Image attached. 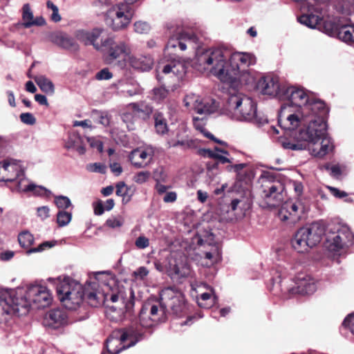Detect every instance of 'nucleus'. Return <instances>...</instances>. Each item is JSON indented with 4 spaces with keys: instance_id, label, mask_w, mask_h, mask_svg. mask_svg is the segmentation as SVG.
<instances>
[{
    "instance_id": "nucleus-44",
    "label": "nucleus",
    "mask_w": 354,
    "mask_h": 354,
    "mask_svg": "<svg viewBox=\"0 0 354 354\" xmlns=\"http://www.w3.org/2000/svg\"><path fill=\"white\" fill-rule=\"evenodd\" d=\"M72 214L71 212L59 210L57 214V223L59 227L67 225L71 221Z\"/></svg>"
},
{
    "instance_id": "nucleus-41",
    "label": "nucleus",
    "mask_w": 354,
    "mask_h": 354,
    "mask_svg": "<svg viewBox=\"0 0 354 354\" xmlns=\"http://www.w3.org/2000/svg\"><path fill=\"white\" fill-rule=\"evenodd\" d=\"M154 126L157 133L164 135L168 131L166 119L161 113H155L153 115Z\"/></svg>"
},
{
    "instance_id": "nucleus-2",
    "label": "nucleus",
    "mask_w": 354,
    "mask_h": 354,
    "mask_svg": "<svg viewBox=\"0 0 354 354\" xmlns=\"http://www.w3.org/2000/svg\"><path fill=\"white\" fill-rule=\"evenodd\" d=\"M53 301L48 288L38 282L15 289H0V322H6L14 315L22 316L29 309L44 308Z\"/></svg>"
},
{
    "instance_id": "nucleus-37",
    "label": "nucleus",
    "mask_w": 354,
    "mask_h": 354,
    "mask_svg": "<svg viewBox=\"0 0 354 354\" xmlns=\"http://www.w3.org/2000/svg\"><path fill=\"white\" fill-rule=\"evenodd\" d=\"M118 89L119 92L122 93L124 96L133 97L134 95H140L142 93V88L136 82L120 83Z\"/></svg>"
},
{
    "instance_id": "nucleus-57",
    "label": "nucleus",
    "mask_w": 354,
    "mask_h": 354,
    "mask_svg": "<svg viewBox=\"0 0 354 354\" xmlns=\"http://www.w3.org/2000/svg\"><path fill=\"white\" fill-rule=\"evenodd\" d=\"M248 166V164L246 163H240V164H235L234 165V173L236 174V179L239 180H241L243 178V176L245 175V172L243 171V169Z\"/></svg>"
},
{
    "instance_id": "nucleus-30",
    "label": "nucleus",
    "mask_w": 354,
    "mask_h": 354,
    "mask_svg": "<svg viewBox=\"0 0 354 354\" xmlns=\"http://www.w3.org/2000/svg\"><path fill=\"white\" fill-rule=\"evenodd\" d=\"M145 115V111L136 103H131L127 107V111L122 115V121L127 123V127L129 130L134 129L132 120L135 118L143 117Z\"/></svg>"
},
{
    "instance_id": "nucleus-7",
    "label": "nucleus",
    "mask_w": 354,
    "mask_h": 354,
    "mask_svg": "<svg viewBox=\"0 0 354 354\" xmlns=\"http://www.w3.org/2000/svg\"><path fill=\"white\" fill-rule=\"evenodd\" d=\"M223 114L234 121L262 123L257 116L256 102L242 93L230 95L223 109Z\"/></svg>"
},
{
    "instance_id": "nucleus-9",
    "label": "nucleus",
    "mask_w": 354,
    "mask_h": 354,
    "mask_svg": "<svg viewBox=\"0 0 354 354\" xmlns=\"http://www.w3.org/2000/svg\"><path fill=\"white\" fill-rule=\"evenodd\" d=\"M288 280L281 279V276L278 275L271 279L270 290H276L281 292H288L291 294L310 295L314 293L317 290V284L314 279L310 276L300 274L295 281V286L292 287L286 286Z\"/></svg>"
},
{
    "instance_id": "nucleus-21",
    "label": "nucleus",
    "mask_w": 354,
    "mask_h": 354,
    "mask_svg": "<svg viewBox=\"0 0 354 354\" xmlns=\"http://www.w3.org/2000/svg\"><path fill=\"white\" fill-rule=\"evenodd\" d=\"M257 73L250 68L242 69L239 72L228 73L224 82L232 87L239 88L243 85H253L257 79Z\"/></svg>"
},
{
    "instance_id": "nucleus-53",
    "label": "nucleus",
    "mask_w": 354,
    "mask_h": 354,
    "mask_svg": "<svg viewBox=\"0 0 354 354\" xmlns=\"http://www.w3.org/2000/svg\"><path fill=\"white\" fill-rule=\"evenodd\" d=\"M149 28V25L145 21H139L134 24V30L139 34L147 33Z\"/></svg>"
},
{
    "instance_id": "nucleus-63",
    "label": "nucleus",
    "mask_w": 354,
    "mask_h": 354,
    "mask_svg": "<svg viewBox=\"0 0 354 354\" xmlns=\"http://www.w3.org/2000/svg\"><path fill=\"white\" fill-rule=\"evenodd\" d=\"M128 192V188L124 182H120L116 185V195L124 197Z\"/></svg>"
},
{
    "instance_id": "nucleus-34",
    "label": "nucleus",
    "mask_w": 354,
    "mask_h": 354,
    "mask_svg": "<svg viewBox=\"0 0 354 354\" xmlns=\"http://www.w3.org/2000/svg\"><path fill=\"white\" fill-rule=\"evenodd\" d=\"M65 147L68 149H73L79 154H84L86 151L85 147L83 144V139L77 133H71L65 144Z\"/></svg>"
},
{
    "instance_id": "nucleus-31",
    "label": "nucleus",
    "mask_w": 354,
    "mask_h": 354,
    "mask_svg": "<svg viewBox=\"0 0 354 354\" xmlns=\"http://www.w3.org/2000/svg\"><path fill=\"white\" fill-rule=\"evenodd\" d=\"M129 59L130 65L135 69L141 71L150 70L153 64V60L151 56H131Z\"/></svg>"
},
{
    "instance_id": "nucleus-15",
    "label": "nucleus",
    "mask_w": 354,
    "mask_h": 354,
    "mask_svg": "<svg viewBox=\"0 0 354 354\" xmlns=\"http://www.w3.org/2000/svg\"><path fill=\"white\" fill-rule=\"evenodd\" d=\"M198 42V37L194 33L178 32L170 37L167 46L165 48V54L174 53L176 48L183 51L187 49V46L194 48Z\"/></svg>"
},
{
    "instance_id": "nucleus-48",
    "label": "nucleus",
    "mask_w": 354,
    "mask_h": 354,
    "mask_svg": "<svg viewBox=\"0 0 354 354\" xmlns=\"http://www.w3.org/2000/svg\"><path fill=\"white\" fill-rule=\"evenodd\" d=\"M86 169L90 172L104 174L106 173V167L101 162H94L86 165Z\"/></svg>"
},
{
    "instance_id": "nucleus-23",
    "label": "nucleus",
    "mask_w": 354,
    "mask_h": 354,
    "mask_svg": "<svg viewBox=\"0 0 354 354\" xmlns=\"http://www.w3.org/2000/svg\"><path fill=\"white\" fill-rule=\"evenodd\" d=\"M3 162L6 170V181H16L17 187L22 179H27L24 174V167L21 161L6 159Z\"/></svg>"
},
{
    "instance_id": "nucleus-16",
    "label": "nucleus",
    "mask_w": 354,
    "mask_h": 354,
    "mask_svg": "<svg viewBox=\"0 0 354 354\" xmlns=\"http://www.w3.org/2000/svg\"><path fill=\"white\" fill-rule=\"evenodd\" d=\"M307 5L310 10L313 12L301 15L299 18V21L308 28L315 29H322L325 30L324 25L326 22H331L330 21H324V16L325 15V8L320 6H315L311 2H308Z\"/></svg>"
},
{
    "instance_id": "nucleus-35",
    "label": "nucleus",
    "mask_w": 354,
    "mask_h": 354,
    "mask_svg": "<svg viewBox=\"0 0 354 354\" xmlns=\"http://www.w3.org/2000/svg\"><path fill=\"white\" fill-rule=\"evenodd\" d=\"M292 247L299 253L307 252L311 247L305 239L301 231L299 229L291 240Z\"/></svg>"
},
{
    "instance_id": "nucleus-12",
    "label": "nucleus",
    "mask_w": 354,
    "mask_h": 354,
    "mask_svg": "<svg viewBox=\"0 0 354 354\" xmlns=\"http://www.w3.org/2000/svg\"><path fill=\"white\" fill-rule=\"evenodd\" d=\"M165 308L160 303L156 304H145L139 315L140 325L145 328H150L159 323L165 322L166 319Z\"/></svg>"
},
{
    "instance_id": "nucleus-17",
    "label": "nucleus",
    "mask_w": 354,
    "mask_h": 354,
    "mask_svg": "<svg viewBox=\"0 0 354 354\" xmlns=\"http://www.w3.org/2000/svg\"><path fill=\"white\" fill-rule=\"evenodd\" d=\"M167 271L172 278L187 277L190 274V268L187 257L182 254H171L169 259Z\"/></svg>"
},
{
    "instance_id": "nucleus-18",
    "label": "nucleus",
    "mask_w": 354,
    "mask_h": 354,
    "mask_svg": "<svg viewBox=\"0 0 354 354\" xmlns=\"http://www.w3.org/2000/svg\"><path fill=\"white\" fill-rule=\"evenodd\" d=\"M256 57L248 53L235 52L229 55L228 73L239 72L256 64Z\"/></svg>"
},
{
    "instance_id": "nucleus-60",
    "label": "nucleus",
    "mask_w": 354,
    "mask_h": 354,
    "mask_svg": "<svg viewBox=\"0 0 354 354\" xmlns=\"http://www.w3.org/2000/svg\"><path fill=\"white\" fill-rule=\"evenodd\" d=\"M205 259L210 261L211 263L216 262L219 258L220 254L217 248H214L212 252H207L205 253Z\"/></svg>"
},
{
    "instance_id": "nucleus-20",
    "label": "nucleus",
    "mask_w": 354,
    "mask_h": 354,
    "mask_svg": "<svg viewBox=\"0 0 354 354\" xmlns=\"http://www.w3.org/2000/svg\"><path fill=\"white\" fill-rule=\"evenodd\" d=\"M263 197L270 207L279 205L285 198L286 192L283 183L279 181L269 183L264 185Z\"/></svg>"
},
{
    "instance_id": "nucleus-5",
    "label": "nucleus",
    "mask_w": 354,
    "mask_h": 354,
    "mask_svg": "<svg viewBox=\"0 0 354 354\" xmlns=\"http://www.w3.org/2000/svg\"><path fill=\"white\" fill-rule=\"evenodd\" d=\"M104 32L105 30L101 28H94L91 31L78 30L75 37L85 45H92L97 50L102 51L104 62L108 64L125 59L130 53L129 46L124 41L116 42L112 37H104Z\"/></svg>"
},
{
    "instance_id": "nucleus-19",
    "label": "nucleus",
    "mask_w": 354,
    "mask_h": 354,
    "mask_svg": "<svg viewBox=\"0 0 354 354\" xmlns=\"http://www.w3.org/2000/svg\"><path fill=\"white\" fill-rule=\"evenodd\" d=\"M192 288L198 294L197 302L200 307L209 308L214 305L217 299L213 288L204 282H194Z\"/></svg>"
},
{
    "instance_id": "nucleus-58",
    "label": "nucleus",
    "mask_w": 354,
    "mask_h": 354,
    "mask_svg": "<svg viewBox=\"0 0 354 354\" xmlns=\"http://www.w3.org/2000/svg\"><path fill=\"white\" fill-rule=\"evenodd\" d=\"M113 74L110 72L108 68H103L95 75V78L97 80H108L111 79Z\"/></svg>"
},
{
    "instance_id": "nucleus-38",
    "label": "nucleus",
    "mask_w": 354,
    "mask_h": 354,
    "mask_svg": "<svg viewBox=\"0 0 354 354\" xmlns=\"http://www.w3.org/2000/svg\"><path fill=\"white\" fill-rule=\"evenodd\" d=\"M206 118L207 116L204 115H202L201 118L194 117L193 124L195 129L200 131L201 133H203L206 138L214 140L215 142H218L221 145L225 144L224 142L216 140L211 133L206 130Z\"/></svg>"
},
{
    "instance_id": "nucleus-27",
    "label": "nucleus",
    "mask_w": 354,
    "mask_h": 354,
    "mask_svg": "<svg viewBox=\"0 0 354 354\" xmlns=\"http://www.w3.org/2000/svg\"><path fill=\"white\" fill-rule=\"evenodd\" d=\"M153 155L154 151L151 147L137 148L131 152L129 160L136 167L141 168L150 163Z\"/></svg>"
},
{
    "instance_id": "nucleus-32",
    "label": "nucleus",
    "mask_w": 354,
    "mask_h": 354,
    "mask_svg": "<svg viewBox=\"0 0 354 354\" xmlns=\"http://www.w3.org/2000/svg\"><path fill=\"white\" fill-rule=\"evenodd\" d=\"M201 153L205 157L217 160L218 162L222 164L232 162V159L227 157L229 156L228 151L218 149L217 147L214 150L209 149H203L201 151Z\"/></svg>"
},
{
    "instance_id": "nucleus-59",
    "label": "nucleus",
    "mask_w": 354,
    "mask_h": 354,
    "mask_svg": "<svg viewBox=\"0 0 354 354\" xmlns=\"http://www.w3.org/2000/svg\"><path fill=\"white\" fill-rule=\"evenodd\" d=\"M150 176L149 171H140L134 176V181L138 184H142L148 180Z\"/></svg>"
},
{
    "instance_id": "nucleus-55",
    "label": "nucleus",
    "mask_w": 354,
    "mask_h": 354,
    "mask_svg": "<svg viewBox=\"0 0 354 354\" xmlns=\"http://www.w3.org/2000/svg\"><path fill=\"white\" fill-rule=\"evenodd\" d=\"M19 117L21 121L26 124L33 125L36 122V118L30 113H23Z\"/></svg>"
},
{
    "instance_id": "nucleus-13",
    "label": "nucleus",
    "mask_w": 354,
    "mask_h": 354,
    "mask_svg": "<svg viewBox=\"0 0 354 354\" xmlns=\"http://www.w3.org/2000/svg\"><path fill=\"white\" fill-rule=\"evenodd\" d=\"M353 245H354V234L346 225H339L337 232L332 233L327 238V248L331 252H339L341 249Z\"/></svg>"
},
{
    "instance_id": "nucleus-47",
    "label": "nucleus",
    "mask_w": 354,
    "mask_h": 354,
    "mask_svg": "<svg viewBox=\"0 0 354 354\" xmlns=\"http://www.w3.org/2000/svg\"><path fill=\"white\" fill-rule=\"evenodd\" d=\"M55 204L56 205L57 208L63 210L67 209L72 205L70 198L65 196H55Z\"/></svg>"
},
{
    "instance_id": "nucleus-28",
    "label": "nucleus",
    "mask_w": 354,
    "mask_h": 354,
    "mask_svg": "<svg viewBox=\"0 0 354 354\" xmlns=\"http://www.w3.org/2000/svg\"><path fill=\"white\" fill-rule=\"evenodd\" d=\"M43 323L45 326L58 328L67 324L68 315L64 310L59 308L53 309L46 314Z\"/></svg>"
},
{
    "instance_id": "nucleus-29",
    "label": "nucleus",
    "mask_w": 354,
    "mask_h": 354,
    "mask_svg": "<svg viewBox=\"0 0 354 354\" xmlns=\"http://www.w3.org/2000/svg\"><path fill=\"white\" fill-rule=\"evenodd\" d=\"M21 19V26L24 28H29L33 26H42L46 24V20L43 17H34L33 12L28 3H25L22 7Z\"/></svg>"
},
{
    "instance_id": "nucleus-6",
    "label": "nucleus",
    "mask_w": 354,
    "mask_h": 354,
    "mask_svg": "<svg viewBox=\"0 0 354 354\" xmlns=\"http://www.w3.org/2000/svg\"><path fill=\"white\" fill-rule=\"evenodd\" d=\"M228 53L222 48L198 49L193 67L200 73L213 75L224 82L228 75Z\"/></svg>"
},
{
    "instance_id": "nucleus-62",
    "label": "nucleus",
    "mask_w": 354,
    "mask_h": 354,
    "mask_svg": "<svg viewBox=\"0 0 354 354\" xmlns=\"http://www.w3.org/2000/svg\"><path fill=\"white\" fill-rule=\"evenodd\" d=\"M136 246L139 249H145L149 245V240L144 236H140L135 242Z\"/></svg>"
},
{
    "instance_id": "nucleus-64",
    "label": "nucleus",
    "mask_w": 354,
    "mask_h": 354,
    "mask_svg": "<svg viewBox=\"0 0 354 354\" xmlns=\"http://www.w3.org/2000/svg\"><path fill=\"white\" fill-rule=\"evenodd\" d=\"M94 214L97 216L102 215L105 210L104 204L102 201H97L93 203Z\"/></svg>"
},
{
    "instance_id": "nucleus-11",
    "label": "nucleus",
    "mask_w": 354,
    "mask_h": 354,
    "mask_svg": "<svg viewBox=\"0 0 354 354\" xmlns=\"http://www.w3.org/2000/svg\"><path fill=\"white\" fill-rule=\"evenodd\" d=\"M183 104L188 109L204 116L215 113L219 107L218 102L214 99L201 97L194 93L187 94L183 99Z\"/></svg>"
},
{
    "instance_id": "nucleus-26",
    "label": "nucleus",
    "mask_w": 354,
    "mask_h": 354,
    "mask_svg": "<svg viewBox=\"0 0 354 354\" xmlns=\"http://www.w3.org/2000/svg\"><path fill=\"white\" fill-rule=\"evenodd\" d=\"M305 239L311 248L318 244L325 233L324 225L319 222H314L300 228Z\"/></svg>"
},
{
    "instance_id": "nucleus-45",
    "label": "nucleus",
    "mask_w": 354,
    "mask_h": 354,
    "mask_svg": "<svg viewBox=\"0 0 354 354\" xmlns=\"http://www.w3.org/2000/svg\"><path fill=\"white\" fill-rule=\"evenodd\" d=\"M178 299L179 302L172 300L171 303L173 305H167V308H171L173 313L177 315H180L185 308L184 298L181 293L180 294V297Z\"/></svg>"
},
{
    "instance_id": "nucleus-39",
    "label": "nucleus",
    "mask_w": 354,
    "mask_h": 354,
    "mask_svg": "<svg viewBox=\"0 0 354 354\" xmlns=\"http://www.w3.org/2000/svg\"><path fill=\"white\" fill-rule=\"evenodd\" d=\"M162 71L165 74L172 73L179 77H181L186 72L184 64L180 61L176 60H174L171 63L166 64Z\"/></svg>"
},
{
    "instance_id": "nucleus-56",
    "label": "nucleus",
    "mask_w": 354,
    "mask_h": 354,
    "mask_svg": "<svg viewBox=\"0 0 354 354\" xmlns=\"http://www.w3.org/2000/svg\"><path fill=\"white\" fill-rule=\"evenodd\" d=\"M153 178L156 183H165L167 180V175L162 168H160L154 171Z\"/></svg>"
},
{
    "instance_id": "nucleus-49",
    "label": "nucleus",
    "mask_w": 354,
    "mask_h": 354,
    "mask_svg": "<svg viewBox=\"0 0 354 354\" xmlns=\"http://www.w3.org/2000/svg\"><path fill=\"white\" fill-rule=\"evenodd\" d=\"M46 6L48 9H50L53 11V13L50 16V19L54 22H59L61 21L62 17L59 14V9L57 6H55L51 1H48L46 3Z\"/></svg>"
},
{
    "instance_id": "nucleus-40",
    "label": "nucleus",
    "mask_w": 354,
    "mask_h": 354,
    "mask_svg": "<svg viewBox=\"0 0 354 354\" xmlns=\"http://www.w3.org/2000/svg\"><path fill=\"white\" fill-rule=\"evenodd\" d=\"M34 80L39 88L48 95H53L55 93V86L52 81L45 75H37Z\"/></svg>"
},
{
    "instance_id": "nucleus-36",
    "label": "nucleus",
    "mask_w": 354,
    "mask_h": 354,
    "mask_svg": "<svg viewBox=\"0 0 354 354\" xmlns=\"http://www.w3.org/2000/svg\"><path fill=\"white\" fill-rule=\"evenodd\" d=\"M180 292L174 290L171 288H166L160 293V304L167 308V305H173L171 301L179 302Z\"/></svg>"
},
{
    "instance_id": "nucleus-54",
    "label": "nucleus",
    "mask_w": 354,
    "mask_h": 354,
    "mask_svg": "<svg viewBox=\"0 0 354 354\" xmlns=\"http://www.w3.org/2000/svg\"><path fill=\"white\" fill-rule=\"evenodd\" d=\"M343 326L348 328L354 335V313L348 315L344 320Z\"/></svg>"
},
{
    "instance_id": "nucleus-14",
    "label": "nucleus",
    "mask_w": 354,
    "mask_h": 354,
    "mask_svg": "<svg viewBox=\"0 0 354 354\" xmlns=\"http://www.w3.org/2000/svg\"><path fill=\"white\" fill-rule=\"evenodd\" d=\"M305 210V205L301 200H290L283 204L279 211L278 216L281 221H288L293 224L301 218Z\"/></svg>"
},
{
    "instance_id": "nucleus-24",
    "label": "nucleus",
    "mask_w": 354,
    "mask_h": 354,
    "mask_svg": "<svg viewBox=\"0 0 354 354\" xmlns=\"http://www.w3.org/2000/svg\"><path fill=\"white\" fill-rule=\"evenodd\" d=\"M257 88L263 95L281 97L283 89L280 88L279 78L277 76L261 77L257 83Z\"/></svg>"
},
{
    "instance_id": "nucleus-61",
    "label": "nucleus",
    "mask_w": 354,
    "mask_h": 354,
    "mask_svg": "<svg viewBox=\"0 0 354 354\" xmlns=\"http://www.w3.org/2000/svg\"><path fill=\"white\" fill-rule=\"evenodd\" d=\"M37 215L41 220H45L50 216V209L48 206H41L37 208Z\"/></svg>"
},
{
    "instance_id": "nucleus-10",
    "label": "nucleus",
    "mask_w": 354,
    "mask_h": 354,
    "mask_svg": "<svg viewBox=\"0 0 354 354\" xmlns=\"http://www.w3.org/2000/svg\"><path fill=\"white\" fill-rule=\"evenodd\" d=\"M133 16V10L130 4L118 3L112 6L106 14V24L113 31L126 29Z\"/></svg>"
},
{
    "instance_id": "nucleus-42",
    "label": "nucleus",
    "mask_w": 354,
    "mask_h": 354,
    "mask_svg": "<svg viewBox=\"0 0 354 354\" xmlns=\"http://www.w3.org/2000/svg\"><path fill=\"white\" fill-rule=\"evenodd\" d=\"M168 94L169 91L165 87H156L151 91V99L157 103H160L167 98Z\"/></svg>"
},
{
    "instance_id": "nucleus-25",
    "label": "nucleus",
    "mask_w": 354,
    "mask_h": 354,
    "mask_svg": "<svg viewBox=\"0 0 354 354\" xmlns=\"http://www.w3.org/2000/svg\"><path fill=\"white\" fill-rule=\"evenodd\" d=\"M18 241L20 244V245L24 248H29L26 251V254H30L32 253H36V252H41L47 249H50L53 248L55 243L56 241H44L39 244L37 247L30 248V247L34 243V236L33 235L28 232V231H24L21 232L18 235Z\"/></svg>"
},
{
    "instance_id": "nucleus-43",
    "label": "nucleus",
    "mask_w": 354,
    "mask_h": 354,
    "mask_svg": "<svg viewBox=\"0 0 354 354\" xmlns=\"http://www.w3.org/2000/svg\"><path fill=\"white\" fill-rule=\"evenodd\" d=\"M281 143L284 149L293 151L304 150L308 147L305 142L299 141L296 142L295 140H283L281 141Z\"/></svg>"
},
{
    "instance_id": "nucleus-52",
    "label": "nucleus",
    "mask_w": 354,
    "mask_h": 354,
    "mask_svg": "<svg viewBox=\"0 0 354 354\" xmlns=\"http://www.w3.org/2000/svg\"><path fill=\"white\" fill-rule=\"evenodd\" d=\"M87 142L91 147L96 149L99 152L103 151V142L97 137H87Z\"/></svg>"
},
{
    "instance_id": "nucleus-33",
    "label": "nucleus",
    "mask_w": 354,
    "mask_h": 354,
    "mask_svg": "<svg viewBox=\"0 0 354 354\" xmlns=\"http://www.w3.org/2000/svg\"><path fill=\"white\" fill-rule=\"evenodd\" d=\"M17 191L19 192H32L35 194L41 196L50 193L49 190L42 186H37L29 182L28 179H22L17 186Z\"/></svg>"
},
{
    "instance_id": "nucleus-50",
    "label": "nucleus",
    "mask_w": 354,
    "mask_h": 354,
    "mask_svg": "<svg viewBox=\"0 0 354 354\" xmlns=\"http://www.w3.org/2000/svg\"><path fill=\"white\" fill-rule=\"evenodd\" d=\"M106 225L111 228L120 227L124 223V219L122 216H113L108 218L106 221Z\"/></svg>"
},
{
    "instance_id": "nucleus-4",
    "label": "nucleus",
    "mask_w": 354,
    "mask_h": 354,
    "mask_svg": "<svg viewBox=\"0 0 354 354\" xmlns=\"http://www.w3.org/2000/svg\"><path fill=\"white\" fill-rule=\"evenodd\" d=\"M328 109L326 112H310V115L304 119L301 124H306L305 129L299 131L298 139L308 142V149L315 157L322 158L334 148L331 138L327 133V124L325 120Z\"/></svg>"
},
{
    "instance_id": "nucleus-3",
    "label": "nucleus",
    "mask_w": 354,
    "mask_h": 354,
    "mask_svg": "<svg viewBox=\"0 0 354 354\" xmlns=\"http://www.w3.org/2000/svg\"><path fill=\"white\" fill-rule=\"evenodd\" d=\"M281 97L289 101L281 106L278 115V123L286 131L296 130L310 112H326L325 103L310 97L309 92L302 87L291 86L283 88Z\"/></svg>"
},
{
    "instance_id": "nucleus-8",
    "label": "nucleus",
    "mask_w": 354,
    "mask_h": 354,
    "mask_svg": "<svg viewBox=\"0 0 354 354\" xmlns=\"http://www.w3.org/2000/svg\"><path fill=\"white\" fill-rule=\"evenodd\" d=\"M142 337L143 333L133 327L115 330L106 340V348L109 353L118 354L134 346Z\"/></svg>"
},
{
    "instance_id": "nucleus-46",
    "label": "nucleus",
    "mask_w": 354,
    "mask_h": 354,
    "mask_svg": "<svg viewBox=\"0 0 354 354\" xmlns=\"http://www.w3.org/2000/svg\"><path fill=\"white\" fill-rule=\"evenodd\" d=\"M65 35V33L58 31L50 32L47 36V40L61 47Z\"/></svg>"
},
{
    "instance_id": "nucleus-22",
    "label": "nucleus",
    "mask_w": 354,
    "mask_h": 354,
    "mask_svg": "<svg viewBox=\"0 0 354 354\" xmlns=\"http://www.w3.org/2000/svg\"><path fill=\"white\" fill-rule=\"evenodd\" d=\"M325 32L332 37L337 36L342 41L354 43V25H344L339 28L335 23L326 22L324 25Z\"/></svg>"
},
{
    "instance_id": "nucleus-51",
    "label": "nucleus",
    "mask_w": 354,
    "mask_h": 354,
    "mask_svg": "<svg viewBox=\"0 0 354 354\" xmlns=\"http://www.w3.org/2000/svg\"><path fill=\"white\" fill-rule=\"evenodd\" d=\"M61 47L66 49L77 50V44L73 38L66 34Z\"/></svg>"
},
{
    "instance_id": "nucleus-1",
    "label": "nucleus",
    "mask_w": 354,
    "mask_h": 354,
    "mask_svg": "<svg viewBox=\"0 0 354 354\" xmlns=\"http://www.w3.org/2000/svg\"><path fill=\"white\" fill-rule=\"evenodd\" d=\"M48 281L57 286L59 299L68 310H76L85 295L90 306L98 307L103 304L106 317L118 322L134 306L133 291L116 284L107 271L95 272L94 280L87 283L85 290L79 282L69 277L48 278Z\"/></svg>"
}]
</instances>
